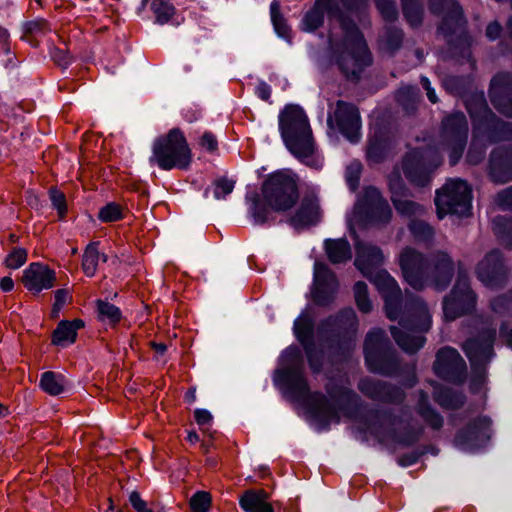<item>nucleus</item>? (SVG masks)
<instances>
[{
	"label": "nucleus",
	"mask_w": 512,
	"mask_h": 512,
	"mask_svg": "<svg viewBox=\"0 0 512 512\" xmlns=\"http://www.w3.org/2000/svg\"><path fill=\"white\" fill-rule=\"evenodd\" d=\"M493 231L507 247H512V218L497 216L492 221Z\"/></svg>",
	"instance_id": "4c0bfd02"
},
{
	"label": "nucleus",
	"mask_w": 512,
	"mask_h": 512,
	"mask_svg": "<svg viewBox=\"0 0 512 512\" xmlns=\"http://www.w3.org/2000/svg\"><path fill=\"white\" fill-rule=\"evenodd\" d=\"M409 230L418 241H429L434 236V229L425 221L420 219H411Z\"/></svg>",
	"instance_id": "c03bdc74"
},
{
	"label": "nucleus",
	"mask_w": 512,
	"mask_h": 512,
	"mask_svg": "<svg viewBox=\"0 0 512 512\" xmlns=\"http://www.w3.org/2000/svg\"><path fill=\"white\" fill-rule=\"evenodd\" d=\"M376 6L382 17L389 22L397 18V9L394 0H375Z\"/></svg>",
	"instance_id": "5fc2aeb1"
},
{
	"label": "nucleus",
	"mask_w": 512,
	"mask_h": 512,
	"mask_svg": "<svg viewBox=\"0 0 512 512\" xmlns=\"http://www.w3.org/2000/svg\"><path fill=\"white\" fill-rule=\"evenodd\" d=\"M432 13L443 16L439 31L449 35L464 24L463 12L456 0H429Z\"/></svg>",
	"instance_id": "4be33fe9"
},
{
	"label": "nucleus",
	"mask_w": 512,
	"mask_h": 512,
	"mask_svg": "<svg viewBox=\"0 0 512 512\" xmlns=\"http://www.w3.org/2000/svg\"><path fill=\"white\" fill-rule=\"evenodd\" d=\"M270 14H271V20L274 26V29L276 33L290 41L291 39V29L287 25L286 20L283 18V16L280 13V5L277 1H273L270 5Z\"/></svg>",
	"instance_id": "58836bf2"
},
{
	"label": "nucleus",
	"mask_w": 512,
	"mask_h": 512,
	"mask_svg": "<svg viewBox=\"0 0 512 512\" xmlns=\"http://www.w3.org/2000/svg\"><path fill=\"white\" fill-rule=\"evenodd\" d=\"M396 97L403 108L410 113L416 108L419 93L416 87L407 86L399 89Z\"/></svg>",
	"instance_id": "a19ab883"
},
{
	"label": "nucleus",
	"mask_w": 512,
	"mask_h": 512,
	"mask_svg": "<svg viewBox=\"0 0 512 512\" xmlns=\"http://www.w3.org/2000/svg\"><path fill=\"white\" fill-rule=\"evenodd\" d=\"M365 361L371 372L390 375L395 372L396 362L389 340L382 329L371 330L364 343Z\"/></svg>",
	"instance_id": "9d476101"
},
{
	"label": "nucleus",
	"mask_w": 512,
	"mask_h": 512,
	"mask_svg": "<svg viewBox=\"0 0 512 512\" xmlns=\"http://www.w3.org/2000/svg\"><path fill=\"white\" fill-rule=\"evenodd\" d=\"M294 333L302 344L310 368L317 372L321 368V354L316 350L313 342V329L314 323L312 318L307 313H302L294 321Z\"/></svg>",
	"instance_id": "a211bd4d"
},
{
	"label": "nucleus",
	"mask_w": 512,
	"mask_h": 512,
	"mask_svg": "<svg viewBox=\"0 0 512 512\" xmlns=\"http://www.w3.org/2000/svg\"><path fill=\"white\" fill-rule=\"evenodd\" d=\"M129 501L132 507L137 512H152V510L147 507V503L140 497V494L136 491H133L130 494Z\"/></svg>",
	"instance_id": "0e129e2a"
},
{
	"label": "nucleus",
	"mask_w": 512,
	"mask_h": 512,
	"mask_svg": "<svg viewBox=\"0 0 512 512\" xmlns=\"http://www.w3.org/2000/svg\"><path fill=\"white\" fill-rule=\"evenodd\" d=\"M55 281V271L39 262L31 263L23 271L22 283L27 290L33 293H40L42 290L54 287Z\"/></svg>",
	"instance_id": "5701e85b"
},
{
	"label": "nucleus",
	"mask_w": 512,
	"mask_h": 512,
	"mask_svg": "<svg viewBox=\"0 0 512 512\" xmlns=\"http://www.w3.org/2000/svg\"><path fill=\"white\" fill-rule=\"evenodd\" d=\"M340 24L343 39L337 40L331 36L330 48L341 72L347 78L357 79L364 68L371 64V54L362 33L352 20L343 17Z\"/></svg>",
	"instance_id": "0eeeda50"
},
{
	"label": "nucleus",
	"mask_w": 512,
	"mask_h": 512,
	"mask_svg": "<svg viewBox=\"0 0 512 512\" xmlns=\"http://www.w3.org/2000/svg\"><path fill=\"white\" fill-rule=\"evenodd\" d=\"M495 337V328H485L477 337L468 339L463 344V350L473 370H476L474 372L477 374V377L472 380V389L476 387V383L481 384L484 381V371L481 370L494 355L493 344Z\"/></svg>",
	"instance_id": "9b49d317"
},
{
	"label": "nucleus",
	"mask_w": 512,
	"mask_h": 512,
	"mask_svg": "<svg viewBox=\"0 0 512 512\" xmlns=\"http://www.w3.org/2000/svg\"><path fill=\"white\" fill-rule=\"evenodd\" d=\"M334 323L341 329L355 332L358 320L355 311L352 308L343 309L335 318Z\"/></svg>",
	"instance_id": "09e8293b"
},
{
	"label": "nucleus",
	"mask_w": 512,
	"mask_h": 512,
	"mask_svg": "<svg viewBox=\"0 0 512 512\" xmlns=\"http://www.w3.org/2000/svg\"><path fill=\"white\" fill-rule=\"evenodd\" d=\"M334 119L340 132L350 141L357 142L360 138L361 119L359 111L353 104L338 101Z\"/></svg>",
	"instance_id": "aec40b11"
},
{
	"label": "nucleus",
	"mask_w": 512,
	"mask_h": 512,
	"mask_svg": "<svg viewBox=\"0 0 512 512\" xmlns=\"http://www.w3.org/2000/svg\"><path fill=\"white\" fill-rule=\"evenodd\" d=\"M314 411L316 415L326 422H339V410L334 401L330 402L322 395H314Z\"/></svg>",
	"instance_id": "f704fd0d"
},
{
	"label": "nucleus",
	"mask_w": 512,
	"mask_h": 512,
	"mask_svg": "<svg viewBox=\"0 0 512 512\" xmlns=\"http://www.w3.org/2000/svg\"><path fill=\"white\" fill-rule=\"evenodd\" d=\"M389 189L391 201L397 213L408 218L420 217L424 214L425 209L421 204L406 199L408 189L397 171H394L389 176Z\"/></svg>",
	"instance_id": "f3484780"
},
{
	"label": "nucleus",
	"mask_w": 512,
	"mask_h": 512,
	"mask_svg": "<svg viewBox=\"0 0 512 512\" xmlns=\"http://www.w3.org/2000/svg\"><path fill=\"white\" fill-rule=\"evenodd\" d=\"M99 317L110 324L118 323L121 319V311L117 306L109 302L99 300L97 302Z\"/></svg>",
	"instance_id": "49530a36"
},
{
	"label": "nucleus",
	"mask_w": 512,
	"mask_h": 512,
	"mask_svg": "<svg viewBox=\"0 0 512 512\" xmlns=\"http://www.w3.org/2000/svg\"><path fill=\"white\" fill-rule=\"evenodd\" d=\"M50 199L52 201V204L54 208L57 209L58 214L63 217L66 213L67 207H66V198L63 192L57 190V189H51L50 191Z\"/></svg>",
	"instance_id": "13d9d810"
},
{
	"label": "nucleus",
	"mask_w": 512,
	"mask_h": 512,
	"mask_svg": "<svg viewBox=\"0 0 512 512\" xmlns=\"http://www.w3.org/2000/svg\"><path fill=\"white\" fill-rule=\"evenodd\" d=\"M337 289L336 275L326 264L316 262L314 265V301L319 305L329 304L333 300Z\"/></svg>",
	"instance_id": "6ab92c4d"
},
{
	"label": "nucleus",
	"mask_w": 512,
	"mask_h": 512,
	"mask_svg": "<svg viewBox=\"0 0 512 512\" xmlns=\"http://www.w3.org/2000/svg\"><path fill=\"white\" fill-rule=\"evenodd\" d=\"M98 218L104 223L119 221L123 218V209L115 202L107 203L99 209Z\"/></svg>",
	"instance_id": "de8ad7c7"
},
{
	"label": "nucleus",
	"mask_w": 512,
	"mask_h": 512,
	"mask_svg": "<svg viewBox=\"0 0 512 512\" xmlns=\"http://www.w3.org/2000/svg\"><path fill=\"white\" fill-rule=\"evenodd\" d=\"M277 377L285 383L291 396L297 401H306L310 397L309 387L301 367H288L277 372Z\"/></svg>",
	"instance_id": "a878e982"
},
{
	"label": "nucleus",
	"mask_w": 512,
	"mask_h": 512,
	"mask_svg": "<svg viewBox=\"0 0 512 512\" xmlns=\"http://www.w3.org/2000/svg\"><path fill=\"white\" fill-rule=\"evenodd\" d=\"M189 503L193 512H208L211 506V496L208 492L198 491L191 497Z\"/></svg>",
	"instance_id": "8fccbe9b"
},
{
	"label": "nucleus",
	"mask_w": 512,
	"mask_h": 512,
	"mask_svg": "<svg viewBox=\"0 0 512 512\" xmlns=\"http://www.w3.org/2000/svg\"><path fill=\"white\" fill-rule=\"evenodd\" d=\"M399 264L406 282L415 290L431 285L442 291L454 274V263L444 251H437L426 259L422 253L407 247L399 255Z\"/></svg>",
	"instance_id": "7ed1b4c3"
},
{
	"label": "nucleus",
	"mask_w": 512,
	"mask_h": 512,
	"mask_svg": "<svg viewBox=\"0 0 512 512\" xmlns=\"http://www.w3.org/2000/svg\"><path fill=\"white\" fill-rule=\"evenodd\" d=\"M191 162L192 151L184 133L179 128H173L154 140L149 158L151 165H156L165 171L186 170Z\"/></svg>",
	"instance_id": "6e6552de"
},
{
	"label": "nucleus",
	"mask_w": 512,
	"mask_h": 512,
	"mask_svg": "<svg viewBox=\"0 0 512 512\" xmlns=\"http://www.w3.org/2000/svg\"><path fill=\"white\" fill-rule=\"evenodd\" d=\"M468 122L462 112L448 115L442 120L438 144L432 148L414 149L402 161V170L407 180L419 187L429 184L432 172L442 163L441 153H449L451 165L462 157L468 137Z\"/></svg>",
	"instance_id": "f03ea898"
},
{
	"label": "nucleus",
	"mask_w": 512,
	"mask_h": 512,
	"mask_svg": "<svg viewBox=\"0 0 512 512\" xmlns=\"http://www.w3.org/2000/svg\"><path fill=\"white\" fill-rule=\"evenodd\" d=\"M466 108L473 120V138L467 153V161L479 164L485 157L486 142L495 143L512 139V123L498 119L489 109L483 94L466 102Z\"/></svg>",
	"instance_id": "20e7f679"
},
{
	"label": "nucleus",
	"mask_w": 512,
	"mask_h": 512,
	"mask_svg": "<svg viewBox=\"0 0 512 512\" xmlns=\"http://www.w3.org/2000/svg\"><path fill=\"white\" fill-rule=\"evenodd\" d=\"M71 298L67 289H58L55 292V302L52 308V316L57 317L63 305Z\"/></svg>",
	"instance_id": "680f3d73"
},
{
	"label": "nucleus",
	"mask_w": 512,
	"mask_h": 512,
	"mask_svg": "<svg viewBox=\"0 0 512 512\" xmlns=\"http://www.w3.org/2000/svg\"><path fill=\"white\" fill-rule=\"evenodd\" d=\"M200 145L208 152H214L218 148V141L213 133L206 131L200 138Z\"/></svg>",
	"instance_id": "e2e57ef3"
},
{
	"label": "nucleus",
	"mask_w": 512,
	"mask_h": 512,
	"mask_svg": "<svg viewBox=\"0 0 512 512\" xmlns=\"http://www.w3.org/2000/svg\"><path fill=\"white\" fill-rule=\"evenodd\" d=\"M491 308L495 313L506 314L512 310V289L491 301Z\"/></svg>",
	"instance_id": "603ef678"
},
{
	"label": "nucleus",
	"mask_w": 512,
	"mask_h": 512,
	"mask_svg": "<svg viewBox=\"0 0 512 512\" xmlns=\"http://www.w3.org/2000/svg\"><path fill=\"white\" fill-rule=\"evenodd\" d=\"M26 31L33 36H43L51 31V27L46 20L36 19L26 24Z\"/></svg>",
	"instance_id": "4d7b16f0"
},
{
	"label": "nucleus",
	"mask_w": 512,
	"mask_h": 512,
	"mask_svg": "<svg viewBox=\"0 0 512 512\" xmlns=\"http://www.w3.org/2000/svg\"><path fill=\"white\" fill-rule=\"evenodd\" d=\"M355 250V266L382 295L386 316L399 322L400 328L390 327L396 343L407 353L417 352L425 342V338L418 333L428 331L432 323L426 304L419 297L408 294L403 301L397 281L386 270L379 269L384 260L380 248L359 241L355 244Z\"/></svg>",
	"instance_id": "f257e3e1"
},
{
	"label": "nucleus",
	"mask_w": 512,
	"mask_h": 512,
	"mask_svg": "<svg viewBox=\"0 0 512 512\" xmlns=\"http://www.w3.org/2000/svg\"><path fill=\"white\" fill-rule=\"evenodd\" d=\"M491 426L492 421L489 417L479 416L457 433L455 444L463 450H474L482 447L491 438Z\"/></svg>",
	"instance_id": "4468645a"
},
{
	"label": "nucleus",
	"mask_w": 512,
	"mask_h": 512,
	"mask_svg": "<svg viewBox=\"0 0 512 512\" xmlns=\"http://www.w3.org/2000/svg\"><path fill=\"white\" fill-rule=\"evenodd\" d=\"M358 389L365 396L375 401L398 403L404 399V393L401 389L372 378L362 379L358 384Z\"/></svg>",
	"instance_id": "393cba45"
},
{
	"label": "nucleus",
	"mask_w": 512,
	"mask_h": 512,
	"mask_svg": "<svg viewBox=\"0 0 512 512\" xmlns=\"http://www.w3.org/2000/svg\"><path fill=\"white\" fill-rule=\"evenodd\" d=\"M98 242H91L87 245L84 250L82 257V269L86 276L93 277L98 268V263L107 262L108 257L104 253H100L98 250Z\"/></svg>",
	"instance_id": "473e14b6"
},
{
	"label": "nucleus",
	"mask_w": 512,
	"mask_h": 512,
	"mask_svg": "<svg viewBox=\"0 0 512 512\" xmlns=\"http://www.w3.org/2000/svg\"><path fill=\"white\" fill-rule=\"evenodd\" d=\"M428 396L423 391L419 392L418 413L424 421L433 429L438 430L443 425V418L427 404Z\"/></svg>",
	"instance_id": "e433bc0d"
},
{
	"label": "nucleus",
	"mask_w": 512,
	"mask_h": 512,
	"mask_svg": "<svg viewBox=\"0 0 512 512\" xmlns=\"http://www.w3.org/2000/svg\"><path fill=\"white\" fill-rule=\"evenodd\" d=\"M195 421L200 426L209 425L212 421V415L208 410L196 409L194 412Z\"/></svg>",
	"instance_id": "69168bd1"
},
{
	"label": "nucleus",
	"mask_w": 512,
	"mask_h": 512,
	"mask_svg": "<svg viewBox=\"0 0 512 512\" xmlns=\"http://www.w3.org/2000/svg\"><path fill=\"white\" fill-rule=\"evenodd\" d=\"M324 248L333 264L343 263L351 258V247L346 239H327Z\"/></svg>",
	"instance_id": "2f4dec72"
},
{
	"label": "nucleus",
	"mask_w": 512,
	"mask_h": 512,
	"mask_svg": "<svg viewBox=\"0 0 512 512\" xmlns=\"http://www.w3.org/2000/svg\"><path fill=\"white\" fill-rule=\"evenodd\" d=\"M436 401L445 408L456 409L463 405L464 397L450 389H440L435 395Z\"/></svg>",
	"instance_id": "a18cd8bd"
},
{
	"label": "nucleus",
	"mask_w": 512,
	"mask_h": 512,
	"mask_svg": "<svg viewBox=\"0 0 512 512\" xmlns=\"http://www.w3.org/2000/svg\"><path fill=\"white\" fill-rule=\"evenodd\" d=\"M460 82L461 79L458 77H447L444 80V86L447 90H449L451 93L460 94Z\"/></svg>",
	"instance_id": "774afa93"
},
{
	"label": "nucleus",
	"mask_w": 512,
	"mask_h": 512,
	"mask_svg": "<svg viewBox=\"0 0 512 512\" xmlns=\"http://www.w3.org/2000/svg\"><path fill=\"white\" fill-rule=\"evenodd\" d=\"M433 368L435 373L444 380L455 383L464 380L466 364L454 348L445 347L439 350Z\"/></svg>",
	"instance_id": "dca6fc26"
},
{
	"label": "nucleus",
	"mask_w": 512,
	"mask_h": 512,
	"mask_svg": "<svg viewBox=\"0 0 512 512\" xmlns=\"http://www.w3.org/2000/svg\"><path fill=\"white\" fill-rule=\"evenodd\" d=\"M263 203L255 199L251 208L256 223L270 219L271 210L283 212L291 209L299 199L298 177L291 170H279L269 174L261 187Z\"/></svg>",
	"instance_id": "423d86ee"
},
{
	"label": "nucleus",
	"mask_w": 512,
	"mask_h": 512,
	"mask_svg": "<svg viewBox=\"0 0 512 512\" xmlns=\"http://www.w3.org/2000/svg\"><path fill=\"white\" fill-rule=\"evenodd\" d=\"M318 217L319 205L317 201L311 198H305L295 214L290 218V222L294 227L299 228L315 224L318 221Z\"/></svg>",
	"instance_id": "c85d7f7f"
},
{
	"label": "nucleus",
	"mask_w": 512,
	"mask_h": 512,
	"mask_svg": "<svg viewBox=\"0 0 512 512\" xmlns=\"http://www.w3.org/2000/svg\"><path fill=\"white\" fill-rule=\"evenodd\" d=\"M148 4L155 18V23L159 25L168 23L176 12V8L171 0H151Z\"/></svg>",
	"instance_id": "c9c22d12"
},
{
	"label": "nucleus",
	"mask_w": 512,
	"mask_h": 512,
	"mask_svg": "<svg viewBox=\"0 0 512 512\" xmlns=\"http://www.w3.org/2000/svg\"><path fill=\"white\" fill-rule=\"evenodd\" d=\"M388 142L384 139L374 136L370 138L367 147V158L372 163L381 162L387 155Z\"/></svg>",
	"instance_id": "ea45409f"
},
{
	"label": "nucleus",
	"mask_w": 512,
	"mask_h": 512,
	"mask_svg": "<svg viewBox=\"0 0 512 512\" xmlns=\"http://www.w3.org/2000/svg\"><path fill=\"white\" fill-rule=\"evenodd\" d=\"M39 385L47 394L57 396L64 392L67 381L62 374L47 371L41 375Z\"/></svg>",
	"instance_id": "72a5a7b5"
},
{
	"label": "nucleus",
	"mask_w": 512,
	"mask_h": 512,
	"mask_svg": "<svg viewBox=\"0 0 512 512\" xmlns=\"http://www.w3.org/2000/svg\"><path fill=\"white\" fill-rule=\"evenodd\" d=\"M403 13L408 23L416 27L422 22L423 11L418 0H402Z\"/></svg>",
	"instance_id": "37998d69"
},
{
	"label": "nucleus",
	"mask_w": 512,
	"mask_h": 512,
	"mask_svg": "<svg viewBox=\"0 0 512 512\" xmlns=\"http://www.w3.org/2000/svg\"><path fill=\"white\" fill-rule=\"evenodd\" d=\"M337 11V4L333 0H316L313 7L306 12L301 29L305 32H313L324 23V13L333 15Z\"/></svg>",
	"instance_id": "bb28decb"
},
{
	"label": "nucleus",
	"mask_w": 512,
	"mask_h": 512,
	"mask_svg": "<svg viewBox=\"0 0 512 512\" xmlns=\"http://www.w3.org/2000/svg\"><path fill=\"white\" fill-rule=\"evenodd\" d=\"M27 260V251L24 248H14L6 257L5 264L10 269L21 267Z\"/></svg>",
	"instance_id": "864d4df0"
},
{
	"label": "nucleus",
	"mask_w": 512,
	"mask_h": 512,
	"mask_svg": "<svg viewBox=\"0 0 512 512\" xmlns=\"http://www.w3.org/2000/svg\"><path fill=\"white\" fill-rule=\"evenodd\" d=\"M329 395L337 402L346 401L349 404H356L358 402V396L356 393L347 388L341 389L339 393L329 391Z\"/></svg>",
	"instance_id": "052dcab7"
},
{
	"label": "nucleus",
	"mask_w": 512,
	"mask_h": 512,
	"mask_svg": "<svg viewBox=\"0 0 512 512\" xmlns=\"http://www.w3.org/2000/svg\"><path fill=\"white\" fill-rule=\"evenodd\" d=\"M84 326L80 319L61 321L53 332L52 342L59 346H67L76 341L77 331Z\"/></svg>",
	"instance_id": "7c9ffc66"
},
{
	"label": "nucleus",
	"mask_w": 512,
	"mask_h": 512,
	"mask_svg": "<svg viewBox=\"0 0 512 512\" xmlns=\"http://www.w3.org/2000/svg\"><path fill=\"white\" fill-rule=\"evenodd\" d=\"M495 203L504 210H512V186L498 192Z\"/></svg>",
	"instance_id": "bf43d9fd"
},
{
	"label": "nucleus",
	"mask_w": 512,
	"mask_h": 512,
	"mask_svg": "<svg viewBox=\"0 0 512 512\" xmlns=\"http://www.w3.org/2000/svg\"><path fill=\"white\" fill-rule=\"evenodd\" d=\"M397 419L388 412H375L371 415V422L367 425L366 431L379 439H383L394 426Z\"/></svg>",
	"instance_id": "c756f323"
},
{
	"label": "nucleus",
	"mask_w": 512,
	"mask_h": 512,
	"mask_svg": "<svg viewBox=\"0 0 512 512\" xmlns=\"http://www.w3.org/2000/svg\"><path fill=\"white\" fill-rule=\"evenodd\" d=\"M354 298L358 309L362 313H369L372 310V303L368 294L366 283L358 281L353 287Z\"/></svg>",
	"instance_id": "79ce46f5"
},
{
	"label": "nucleus",
	"mask_w": 512,
	"mask_h": 512,
	"mask_svg": "<svg viewBox=\"0 0 512 512\" xmlns=\"http://www.w3.org/2000/svg\"><path fill=\"white\" fill-rule=\"evenodd\" d=\"M403 33L396 28H389L384 35V43L388 50L394 51L398 49L402 43Z\"/></svg>",
	"instance_id": "6e6d98bb"
},
{
	"label": "nucleus",
	"mask_w": 512,
	"mask_h": 512,
	"mask_svg": "<svg viewBox=\"0 0 512 512\" xmlns=\"http://www.w3.org/2000/svg\"><path fill=\"white\" fill-rule=\"evenodd\" d=\"M278 123L281 137L289 152L310 167H321L322 160L317 154L305 111L298 105H286L279 113Z\"/></svg>",
	"instance_id": "39448f33"
},
{
	"label": "nucleus",
	"mask_w": 512,
	"mask_h": 512,
	"mask_svg": "<svg viewBox=\"0 0 512 512\" xmlns=\"http://www.w3.org/2000/svg\"><path fill=\"white\" fill-rule=\"evenodd\" d=\"M488 175L494 183L504 184L512 181V146L498 147L491 152Z\"/></svg>",
	"instance_id": "b1692460"
},
{
	"label": "nucleus",
	"mask_w": 512,
	"mask_h": 512,
	"mask_svg": "<svg viewBox=\"0 0 512 512\" xmlns=\"http://www.w3.org/2000/svg\"><path fill=\"white\" fill-rule=\"evenodd\" d=\"M471 188L466 181L450 179L436 191L435 205L439 219L448 214L466 216L471 210Z\"/></svg>",
	"instance_id": "1a4fd4ad"
},
{
	"label": "nucleus",
	"mask_w": 512,
	"mask_h": 512,
	"mask_svg": "<svg viewBox=\"0 0 512 512\" xmlns=\"http://www.w3.org/2000/svg\"><path fill=\"white\" fill-rule=\"evenodd\" d=\"M475 272L478 280L491 289L501 288L507 281V272L502 257L497 250L486 254L478 263Z\"/></svg>",
	"instance_id": "2eb2a0df"
},
{
	"label": "nucleus",
	"mask_w": 512,
	"mask_h": 512,
	"mask_svg": "<svg viewBox=\"0 0 512 512\" xmlns=\"http://www.w3.org/2000/svg\"><path fill=\"white\" fill-rule=\"evenodd\" d=\"M269 497L263 489L246 490L239 499V505L245 512H274Z\"/></svg>",
	"instance_id": "cd10ccee"
},
{
	"label": "nucleus",
	"mask_w": 512,
	"mask_h": 512,
	"mask_svg": "<svg viewBox=\"0 0 512 512\" xmlns=\"http://www.w3.org/2000/svg\"><path fill=\"white\" fill-rule=\"evenodd\" d=\"M52 58L61 67H67L71 62V57L65 51L59 49L52 52Z\"/></svg>",
	"instance_id": "338daca9"
},
{
	"label": "nucleus",
	"mask_w": 512,
	"mask_h": 512,
	"mask_svg": "<svg viewBox=\"0 0 512 512\" xmlns=\"http://www.w3.org/2000/svg\"><path fill=\"white\" fill-rule=\"evenodd\" d=\"M476 294L471 290L469 277L465 271L459 269L456 283L443 300V313L448 321H453L474 310Z\"/></svg>",
	"instance_id": "f8f14e48"
},
{
	"label": "nucleus",
	"mask_w": 512,
	"mask_h": 512,
	"mask_svg": "<svg viewBox=\"0 0 512 512\" xmlns=\"http://www.w3.org/2000/svg\"><path fill=\"white\" fill-rule=\"evenodd\" d=\"M354 214L364 221L376 225L387 224L392 218L389 203L383 198L381 192L372 186L364 189L362 196L354 206Z\"/></svg>",
	"instance_id": "ddd939ff"
},
{
	"label": "nucleus",
	"mask_w": 512,
	"mask_h": 512,
	"mask_svg": "<svg viewBox=\"0 0 512 512\" xmlns=\"http://www.w3.org/2000/svg\"><path fill=\"white\" fill-rule=\"evenodd\" d=\"M489 96L491 103L501 114L512 117V74L499 73L494 76Z\"/></svg>",
	"instance_id": "412c9836"
},
{
	"label": "nucleus",
	"mask_w": 512,
	"mask_h": 512,
	"mask_svg": "<svg viewBox=\"0 0 512 512\" xmlns=\"http://www.w3.org/2000/svg\"><path fill=\"white\" fill-rule=\"evenodd\" d=\"M214 198L217 200L225 199L227 195L232 193L235 182L226 177L219 178L214 181Z\"/></svg>",
	"instance_id": "3c124183"
}]
</instances>
